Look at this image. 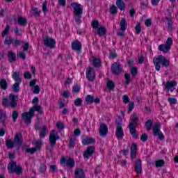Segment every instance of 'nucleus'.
I'll return each instance as SVG.
<instances>
[{"label":"nucleus","mask_w":178,"mask_h":178,"mask_svg":"<svg viewBox=\"0 0 178 178\" xmlns=\"http://www.w3.org/2000/svg\"><path fill=\"white\" fill-rule=\"evenodd\" d=\"M41 112V106L35 104L31 108H30L29 112L23 113L22 120L26 124H30L31 123V119L34 117V112Z\"/></svg>","instance_id":"nucleus-1"},{"label":"nucleus","mask_w":178,"mask_h":178,"mask_svg":"<svg viewBox=\"0 0 178 178\" xmlns=\"http://www.w3.org/2000/svg\"><path fill=\"white\" fill-rule=\"evenodd\" d=\"M71 6L72 8H73L74 15L76 17L75 19V22L78 24H80V23H81V20L80 19V17H81V15H83V6L77 3H72Z\"/></svg>","instance_id":"nucleus-2"},{"label":"nucleus","mask_w":178,"mask_h":178,"mask_svg":"<svg viewBox=\"0 0 178 178\" xmlns=\"http://www.w3.org/2000/svg\"><path fill=\"white\" fill-rule=\"evenodd\" d=\"M153 63L155 66L156 70L157 72H159L161 70V65H163V66H169V60L166 59V58L162 55H160L156 58H154Z\"/></svg>","instance_id":"nucleus-3"},{"label":"nucleus","mask_w":178,"mask_h":178,"mask_svg":"<svg viewBox=\"0 0 178 178\" xmlns=\"http://www.w3.org/2000/svg\"><path fill=\"white\" fill-rule=\"evenodd\" d=\"M138 118L137 114H134L131 115L130 120L131 122L129 123V131L134 138H137L138 134H137V131L136 130V123H137Z\"/></svg>","instance_id":"nucleus-4"},{"label":"nucleus","mask_w":178,"mask_h":178,"mask_svg":"<svg viewBox=\"0 0 178 178\" xmlns=\"http://www.w3.org/2000/svg\"><path fill=\"white\" fill-rule=\"evenodd\" d=\"M17 96L13 94H10L9 99H8V98H3L2 104L3 106H9L10 105L12 108H15V106L17 105Z\"/></svg>","instance_id":"nucleus-5"},{"label":"nucleus","mask_w":178,"mask_h":178,"mask_svg":"<svg viewBox=\"0 0 178 178\" xmlns=\"http://www.w3.org/2000/svg\"><path fill=\"white\" fill-rule=\"evenodd\" d=\"M172 45H173V40L172 38H168L166 40L165 44H160L158 47L159 51L163 52L164 54H168L169 50L172 48Z\"/></svg>","instance_id":"nucleus-6"},{"label":"nucleus","mask_w":178,"mask_h":178,"mask_svg":"<svg viewBox=\"0 0 178 178\" xmlns=\"http://www.w3.org/2000/svg\"><path fill=\"white\" fill-rule=\"evenodd\" d=\"M8 170L9 173H17V175H20V173H22V167L16 165V162L15 161L8 164Z\"/></svg>","instance_id":"nucleus-7"},{"label":"nucleus","mask_w":178,"mask_h":178,"mask_svg":"<svg viewBox=\"0 0 178 178\" xmlns=\"http://www.w3.org/2000/svg\"><path fill=\"white\" fill-rule=\"evenodd\" d=\"M153 134L154 136H157L158 138L161 140L165 138V136H163V133L161 131V123L157 122L153 127Z\"/></svg>","instance_id":"nucleus-8"},{"label":"nucleus","mask_w":178,"mask_h":178,"mask_svg":"<svg viewBox=\"0 0 178 178\" xmlns=\"http://www.w3.org/2000/svg\"><path fill=\"white\" fill-rule=\"evenodd\" d=\"M60 163L61 166H67L69 168H74V159L72 158L66 159V157H63L60 161Z\"/></svg>","instance_id":"nucleus-9"},{"label":"nucleus","mask_w":178,"mask_h":178,"mask_svg":"<svg viewBox=\"0 0 178 178\" xmlns=\"http://www.w3.org/2000/svg\"><path fill=\"white\" fill-rule=\"evenodd\" d=\"M14 143L17 149L20 148V145L23 144V135L20 133H17L14 137Z\"/></svg>","instance_id":"nucleus-10"},{"label":"nucleus","mask_w":178,"mask_h":178,"mask_svg":"<svg viewBox=\"0 0 178 178\" xmlns=\"http://www.w3.org/2000/svg\"><path fill=\"white\" fill-rule=\"evenodd\" d=\"M86 77L88 81H94L95 80L96 74L94 68L89 67L86 70Z\"/></svg>","instance_id":"nucleus-11"},{"label":"nucleus","mask_w":178,"mask_h":178,"mask_svg":"<svg viewBox=\"0 0 178 178\" xmlns=\"http://www.w3.org/2000/svg\"><path fill=\"white\" fill-rule=\"evenodd\" d=\"M117 129L115 131V136L118 140H120V138H123V136H124V132L123 131V128L122 127V123L117 122Z\"/></svg>","instance_id":"nucleus-12"},{"label":"nucleus","mask_w":178,"mask_h":178,"mask_svg":"<svg viewBox=\"0 0 178 178\" xmlns=\"http://www.w3.org/2000/svg\"><path fill=\"white\" fill-rule=\"evenodd\" d=\"M21 41L18 40H13V38H12V37L8 36L6 38V40L4 42L5 45H10V44H13V45H14L15 47H17L19 45H20L21 44Z\"/></svg>","instance_id":"nucleus-13"},{"label":"nucleus","mask_w":178,"mask_h":178,"mask_svg":"<svg viewBox=\"0 0 178 178\" xmlns=\"http://www.w3.org/2000/svg\"><path fill=\"white\" fill-rule=\"evenodd\" d=\"M44 45L49 48H55V40L51 38L45 36L43 39Z\"/></svg>","instance_id":"nucleus-14"},{"label":"nucleus","mask_w":178,"mask_h":178,"mask_svg":"<svg viewBox=\"0 0 178 178\" xmlns=\"http://www.w3.org/2000/svg\"><path fill=\"white\" fill-rule=\"evenodd\" d=\"M177 86V82L175 81H168L165 84V88L167 90V91H170L171 92H173V90H175V87Z\"/></svg>","instance_id":"nucleus-15"},{"label":"nucleus","mask_w":178,"mask_h":178,"mask_svg":"<svg viewBox=\"0 0 178 178\" xmlns=\"http://www.w3.org/2000/svg\"><path fill=\"white\" fill-rule=\"evenodd\" d=\"M56 140H59V136L55 130H53L50 134L49 141L52 146L56 144Z\"/></svg>","instance_id":"nucleus-16"},{"label":"nucleus","mask_w":178,"mask_h":178,"mask_svg":"<svg viewBox=\"0 0 178 178\" xmlns=\"http://www.w3.org/2000/svg\"><path fill=\"white\" fill-rule=\"evenodd\" d=\"M111 70L114 74L122 73V65L120 63H115L111 67Z\"/></svg>","instance_id":"nucleus-17"},{"label":"nucleus","mask_w":178,"mask_h":178,"mask_svg":"<svg viewBox=\"0 0 178 178\" xmlns=\"http://www.w3.org/2000/svg\"><path fill=\"white\" fill-rule=\"evenodd\" d=\"M86 101L87 104H99V102H101L99 98L94 97L93 96H91L90 95L86 96Z\"/></svg>","instance_id":"nucleus-18"},{"label":"nucleus","mask_w":178,"mask_h":178,"mask_svg":"<svg viewBox=\"0 0 178 178\" xmlns=\"http://www.w3.org/2000/svg\"><path fill=\"white\" fill-rule=\"evenodd\" d=\"M95 148L93 146H89L88 147L87 149L83 154V158H86V159H88L92 154H94Z\"/></svg>","instance_id":"nucleus-19"},{"label":"nucleus","mask_w":178,"mask_h":178,"mask_svg":"<svg viewBox=\"0 0 178 178\" xmlns=\"http://www.w3.org/2000/svg\"><path fill=\"white\" fill-rule=\"evenodd\" d=\"M90 63L95 67H99L101 66V59L97 56H93L90 58Z\"/></svg>","instance_id":"nucleus-20"},{"label":"nucleus","mask_w":178,"mask_h":178,"mask_svg":"<svg viewBox=\"0 0 178 178\" xmlns=\"http://www.w3.org/2000/svg\"><path fill=\"white\" fill-rule=\"evenodd\" d=\"M135 172H136L138 175L141 174L143 172V165L141 164V160L140 159H138L136 161V163L135 165Z\"/></svg>","instance_id":"nucleus-21"},{"label":"nucleus","mask_w":178,"mask_h":178,"mask_svg":"<svg viewBox=\"0 0 178 178\" xmlns=\"http://www.w3.org/2000/svg\"><path fill=\"white\" fill-rule=\"evenodd\" d=\"M99 133L102 137H105L108 134V127L105 124L100 125Z\"/></svg>","instance_id":"nucleus-22"},{"label":"nucleus","mask_w":178,"mask_h":178,"mask_svg":"<svg viewBox=\"0 0 178 178\" xmlns=\"http://www.w3.org/2000/svg\"><path fill=\"white\" fill-rule=\"evenodd\" d=\"M137 156V145L132 143L131 146V158L134 159Z\"/></svg>","instance_id":"nucleus-23"},{"label":"nucleus","mask_w":178,"mask_h":178,"mask_svg":"<svg viewBox=\"0 0 178 178\" xmlns=\"http://www.w3.org/2000/svg\"><path fill=\"white\" fill-rule=\"evenodd\" d=\"M76 178H85L84 171L81 168H78L74 172Z\"/></svg>","instance_id":"nucleus-24"},{"label":"nucleus","mask_w":178,"mask_h":178,"mask_svg":"<svg viewBox=\"0 0 178 178\" xmlns=\"http://www.w3.org/2000/svg\"><path fill=\"white\" fill-rule=\"evenodd\" d=\"M72 48L74 51H80L81 49V43L79 40H76L72 43Z\"/></svg>","instance_id":"nucleus-25"},{"label":"nucleus","mask_w":178,"mask_h":178,"mask_svg":"<svg viewBox=\"0 0 178 178\" xmlns=\"http://www.w3.org/2000/svg\"><path fill=\"white\" fill-rule=\"evenodd\" d=\"M116 5L120 10H124L126 9V3L122 0H117Z\"/></svg>","instance_id":"nucleus-26"},{"label":"nucleus","mask_w":178,"mask_h":178,"mask_svg":"<svg viewBox=\"0 0 178 178\" xmlns=\"http://www.w3.org/2000/svg\"><path fill=\"white\" fill-rule=\"evenodd\" d=\"M95 143V139L92 138H86L82 140L83 145H88V144H94Z\"/></svg>","instance_id":"nucleus-27"},{"label":"nucleus","mask_w":178,"mask_h":178,"mask_svg":"<svg viewBox=\"0 0 178 178\" xmlns=\"http://www.w3.org/2000/svg\"><path fill=\"white\" fill-rule=\"evenodd\" d=\"M18 24L20 26H27V19L22 16L18 17Z\"/></svg>","instance_id":"nucleus-28"},{"label":"nucleus","mask_w":178,"mask_h":178,"mask_svg":"<svg viewBox=\"0 0 178 178\" xmlns=\"http://www.w3.org/2000/svg\"><path fill=\"white\" fill-rule=\"evenodd\" d=\"M12 76L15 81H16L17 83H22V79L20 78L19 72H14Z\"/></svg>","instance_id":"nucleus-29"},{"label":"nucleus","mask_w":178,"mask_h":178,"mask_svg":"<svg viewBox=\"0 0 178 178\" xmlns=\"http://www.w3.org/2000/svg\"><path fill=\"white\" fill-rule=\"evenodd\" d=\"M97 33L101 36L104 35L106 34V29L104 26H100L97 29Z\"/></svg>","instance_id":"nucleus-30"},{"label":"nucleus","mask_w":178,"mask_h":178,"mask_svg":"<svg viewBox=\"0 0 178 178\" xmlns=\"http://www.w3.org/2000/svg\"><path fill=\"white\" fill-rule=\"evenodd\" d=\"M120 29L122 31H126L127 29V22L125 19H122L120 22Z\"/></svg>","instance_id":"nucleus-31"},{"label":"nucleus","mask_w":178,"mask_h":178,"mask_svg":"<svg viewBox=\"0 0 178 178\" xmlns=\"http://www.w3.org/2000/svg\"><path fill=\"white\" fill-rule=\"evenodd\" d=\"M6 120V113L3 110H0V123H5Z\"/></svg>","instance_id":"nucleus-32"},{"label":"nucleus","mask_w":178,"mask_h":178,"mask_svg":"<svg viewBox=\"0 0 178 178\" xmlns=\"http://www.w3.org/2000/svg\"><path fill=\"white\" fill-rule=\"evenodd\" d=\"M8 60L10 62H15L16 60V54L13 51L8 52Z\"/></svg>","instance_id":"nucleus-33"},{"label":"nucleus","mask_w":178,"mask_h":178,"mask_svg":"<svg viewBox=\"0 0 178 178\" xmlns=\"http://www.w3.org/2000/svg\"><path fill=\"white\" fill-rule=\"evenodd\" d=\"M106 86L108 90H112L115 88V82L111 80H108L107 81Z\"/></svg>","instance_id":"nucleus-34"},{"label":"nucleus","mask_w":178,"mask_h":178,"mask_svg":"<svg viewBox=\"0 0 178 178\" xmlns=\"http://www.w3.org/2000/svg\"><path fill=\"white\" fill-rule=\"evenodd\" d=\"M6 145L7 148H9V149L13 148V147H15V141H13L11 140H7L6 141Z\"/></svg>","instance_id":"nucleus-35"},{"label":"nucleus","mask_w":178,"mask_h":178,"mask_svg":"<svg viewBox=\"0 0 178 178\" xmlns=\"http://www.w3.org/2000/svg\"><path fill=\"white\" fill-rule=\"evenodd\" d=\"M0 87L2 90H6V88H8V83H6L5 79H1Z\"/></svg>","instance_id":"nucleus-36"},{"label":"nucleus","mask_w":178,"mask_h":178,"mask_svg":"<svg viewBox=\"0 0 178 178\" xmlns=\"http://www.w3.org/2000/svg\"><path fill=\"white\" fill-rule=\"evenodd\" d=\"M145 126L147 131L151 130V129H152V120H148L146 121Z\"/></svg>","instance_id":"nucleus-37"},{"label":"nucleus","mask_w":178,"mask_h":178,"mask_svg":"<svg viewBox=\"0 0 178 178\" xmlns=\"http://www.w3.org/2000/svg\"><path fill=\"white\" fill-rule=\"evenodd\" d=\"M20 84L21 83L16 82L13 86V90L15 92H19V90H20Z\"/></svg>","instance_id":"nucleus-38"},{"label":"nucleus","mask_w":178,"mask_h":178,"mask_svg":"<svg viewBox=\"0 0 178 178\" xmlns=\"http://www.w3.org/2000/svg\"><path fill=\"white\" fill-rule=\"evenodd\" d=\"M165 22H167L168 23V30H172V27L173 26V21H172L170 18L166 17Z\"/></svg>","instance_id":"nucleus-39"},{"label":"nucleus","mask_w":178,"mask_h":178,"mask_svg":"<svg viewBox=\"0 0 178 178\" xmlns=\"http://www.w3.org/2000/svg\"><path fill=\"white\" fill-rule=\"evenodd\" d=\"M47 5H48V2L47 1L43 2L42 10L43 13H44V15H47V13L48 12V8L47 7Z\"/></svg>","instance_id":"nucleus-40"},{"label":"nucleus","mask_w":178,"mask_h":178,"mask_svg":"<svg viewBox=\"0 0 178 178\" xmlns=\"http://www.w3.org/2000/svg\"><path fill=\"white\" fill-rule=\"evenodd\" d=\"M76 138L73 136L70 139V148H73L74 147V144H76Z\"/></svg>","instance_id":"nucleus-41"},{"label":"nucleus","mask_w":178,"mask_h":178,"mask_svg":"<svg viewBox=\"0 0 178 178\" xmlns=\"http://www.w3.org/2000/svg\"><path fill=\"white\" fill-rule=\"evenodd\" d=\"M110 12L111 15H116V13H118V8L115 6H111Z\"/></svg>","instance_id":"nucleus-42"},{"label":"nucleus","mask_w":178,"mask_h":178,"mask_svg":"<svg viewBox=\"0 0 178 178\" xmlns=\"http://www.w3.org/2000/svg\"><path fill=\"white\" fill-rule=\"evenodd\" d=\"M165 162L163 160H157L155 161L156 168H161L163 165H164Z\"/></svg>","instance_id":"nucleus-43"},{"label":"nucleus","mask_w":178,"mask_h":178,"mask_svg":"<svg viewBox=\"0 0 178 178\" xmlns=\"http://www.w3.org/2000/svg\"><path fill=\"white\" fill-rule=\"evenodd\" d=\"M124 79H125V84L127 86H129L130 84V81H131V79L130 78V75L129 74H124Z\"/></svg>","instance_id":"nucleus-44"},{"label":"nucleus","mask_w":178,"mask_h":178,"mask_svg":"<svg viewBox=\"0 0 178 178\" xmlns=\"http://www.w3.org/2000/svg\"><path fill=\"white\" fill-rule=\"evenodd\" d=\"M92 26L95 30H98V29H99V22L97 20L93 21L92 22Z\"/></svg>","instance_id":"nucleus-45"},{"label":"nucleus","mask_w":178,"mask_h":178,"mask_svg":"<svg viewBox=\"0 0 178 178\" xmlns=\"http://www.w3.org/2000/svg\"><path fill=\"white\" fill-rule=\"evenodd\" d=\"M41 90V88L38 85H36L33 88V94H40V91Z\"/></svg>","instance_id":"nucleus-46"},{"label":"nucleus","mask_w":178,"mask_h":178,"mask_svg":"<svg viewBox=\"0 0 178 178\" xmlns=\"http://www.w3.org/2000/svg\"><path fill=\"white\" fill-rule=\"evenodd\" d=\"M56 127H57V129L58 130H63V129H65V125H63V123L60 122H58L56 124Z\"/></svg>","instance_id":"nucleus-47"},{"label":"nucleus","mask_w":178,"mask_h":178,"mask_svg":"<svg viewBox=\"0 0 178 178\" xmlns=\"http://www.w3.org/2000/svg\"><path fill=\"white\" fill-rule=\"evenodd\" d=\"M46 135H47V127H44L42 129V131L40 132L41 138H44V137H45Z\"/></svg>","instance_id":"nucleus-48"},{"label":"nucleus","mask_w":178,"mask_h":178,"mask_svg":"<svg viewBox=\"0 0 178 178\" xmlns=\"http://www.w3.org/2000/svg\"><path fill=\"white\" fill-rule=\"evenodd\" d=\"M122 101L124 104H129L130 102V98H129L127 95H124L122 96Z\"/></svg>","instance_id":"nucleus-49"},{"label":"nucleus","mask_w":178,"mask_h":178,"mask_svg":"<svg viewBox=\"0 0 178 178\" xmlns=\"http://www.w3.org/2000/svg\"><path fill=\"white\" fill-rule=\"evenodd\" d=\"M10 30V28L8 26V25H7L5 30L2 33V36L5 37V35H8V33H9Z\"/></svg>","instance_id":"nucleus-50"},{"label":"nucleus","mask_w":178,"mask_h":178,"mask_svg":"<svg viewBox=\"0 0 178 178\" xmlns=\"http://www.w3.org/2000/svg\"><path fill=\"white\" fill-rule=\"evenodd\" d=\"M137 73H138L137 68L136 67H132L131 68V74L132 76H137Z\"/></svg>","instance_id":"nucleus-51"},{"label":"nucleus","mask_w":178,"mask_h":178,"mask_svg":"<svg viewBox=\"0 0 178 178\" xmlns=\"http://www.w3.org/2000/svg\"><path fill=\"white\" fill-rule=\"evenodd\" d=\"M147 140H148V136L146 134H142V136H140V141H142L143 143H145Z\"/></svg>","instance_id":"nucleus-52"},{"label":"nucleus","mask_w":178,"mask_h":178,"mask_svg":"<svg viewBox=\"0 0 178 178\" xmlns=\"http://www.w3.org/2000/svg\"><path fill=\"white\" fill-rule=\"evenodd\" d=\"M73 92H80V86L77 84L74 85L72 88Z\"/></svg>","instance_id":"nucleus-53"},{"label":"nucleus","mask_w":178,"mask_h":178,"mask_svg":"<svg viewBox=\"0 0 178 178\" xmlns=\"http://www.w3.org/2000/svg\"><path fill=\"white\" fill-rule=\"evenodd\" d=\"M135 30L137 34H140V33H141V24H138L135 28Z\"/></svg>","instance_id":"nucleus-54"},{"label":"nucleus","mask_w":178,"mask_h":178,"mask_svg":"<svg viewBox=\"0 0 178 178\" xmlns=\"http://www.w3.org/2000/svg\"><path fill=\"white\" fill-rule=\"evenodd\" d=\"M26 151L27 152H29V154H35L37 152V148H35V147H33L31 149L28 148L26 149Z\"/></svg>","instance_id":"nucleus-55"},{"label":"nucleus","mask_w":178,"mask_h":178,"mask_svg":"<svg viewBox=\"0 0 178 178\" xmlns=\"http://www.w3.org/2000/svg\"><path fill=\"white\" fill-rule=\"evenodd\" d=\"M168 102L171 104H175L177 103V99L173 98V97H170L168 98Z\"/></svg>","instance_id":"nucleus-56"},{"label":"nucleus","mask_w":178,"mask_h":178,"mask_svg":"<svg viewBox=\"0 0 178 178\" xmlns=\"http://www.w3.org/2000/svg\"><path fill=\"white\" fill-rule=\"evenodd\" d=\"M145 24L147 27H150V26L152 24V21L151 19H147L145 22Z\"/></svg>","instance_id":"nucleus-57"},{"label":"nucleus","mask_w":178,"mask_h":178,"mask_svg":"<svg viewBox=\"0 0 178 178\" xmlns=\"http://www.w3.org/2000/svg\"><path fill=\"white\" fill-rule=\"evenodd\" d=\"M32 13H33V15H34L35 16H37V15H40V12L38 11V8H32Z\"/></svg>","instance_id":"nucleus-58"},{"label":"nucleus","mask_w":178,"mask_h":178,"mask_svg":"<svg viewBox=\"0 0 178 178\" xmlns=\"http://www.w3.org/2000/svg\"><path fill=\"white\" fill-rule=\"evenodd\" d=\"M24 79H31V77H32L31 73H30L29 72H26L24 74Z\"/></svg>","instance_id":"nucleus-59"},{"label":"nucleus","mask_w":178,"mask_h":178,"mask_svg":"<svg viewBox=\"0 0 178 178\" xmlns=\"http://www.w3.org/2000/svg\"><path fill=\"white\" fill-rule=\"evenodd\" d=\"M81 99L79 98V99H76L75 101H74V105L76 106H80V105H81Z\"/></svg>","instance_id":"nucleus-60"},{"label":"nucleus","mask_w":178,"mask_h":178,"mask_svg":"<svg viewBox=\"0 0 178 178\" xmlns=\"http://www.w3.org/2000/svg\"><path fill=\"white\" fill-rule=\"evenodd\" d=\"M18 116H19V113H17V111H13V122H16V120L17 119Z\"/></svg>","instance_id":"nucleus-61"},{"label":"nucleus","mask_w":178,"mask_h":178,"mask_svg":"<svg viewBox=\"0 0 178 178\" xmlns=\"http://www.w3.org/2000/svg\"><path fill=\"white\" fill-rule=\"evenodd\" d=\"M133 109H134V103L131 102V103H129L128 113H130V112H131V111H133Z\"/></svg>","instance_id":"nucleus-62"},{"label":"nucleus","mask_w":178,"mask_h":178,"mask_svg":"<svg viewBox=\"0 0 178 178\" xmlns=\"http://www.w3.org/2000/svg\"><path fill=\"white\" fill-rule=\"evenodd\" d=\"M14 33H15V35H22V31H20V29H19V28H15L14 29Z\"/></svg>","instance_id":"nucleus-63"},{"label":"nucleus","mask_w":178,"mask_h":178,"mask_svg":"<svg viewBox=\"0 0 178 178\" xmlns=\"http://www.w3.org/2000/svg\"><path fill=\"white\" fill-rule=\"evenodd\" d=\"M18 55H19V58H21L23 60L26 59V54H24V52H23V51H20L18 54Z\"/></svg>","instance_id":"nucleus-64"}]
</instances>
